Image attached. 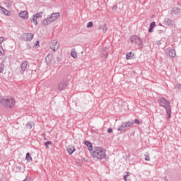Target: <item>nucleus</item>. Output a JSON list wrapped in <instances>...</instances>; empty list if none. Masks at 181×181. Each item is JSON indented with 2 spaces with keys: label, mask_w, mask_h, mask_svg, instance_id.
Listing matches in <instances>:
<instances>
[{
  "label": "nucleus",
  "mask_w": 181,
  "mask_h": 181,
  "mask_svg": "<svg viewBox=\"0 0 181 181\" xmlns=\"http://www.w3.org/2000/svg\"><path fill=\"white\" fill-rule=\"evenodd\" d=\"M90 155L95 159H104L107 156L105 149L101 147H94L93 151H90Z\"/></svg>",
  "instance_id": "nucleus-1"
},
{
  "label": "nucleus",
  "mask_w": 181,
  "mask_h": 181,
  "mask_svg": "<svg viewBox=\"0 0 181 181\" xmlns=\"http://www.w3.org/2000/svg\"><path fill=\"white\" fill-rule=\"evenodd\" d=\"M46 148H49V145H52V141H47L45 143Z\"/></svg>",
  "instance_id": "nucleus-30"
},
{
  "label": "nucleus",
  "mask_w": 181,
  "mask_h": 181,
  "mask_svg": "<svg viewBox=\"0 0 181 181\" xmlns=\"http://www.w3.org/2000/svg\"><path fill=\"white\" fill-rule=\"evenodd\" d=\"M126 57L127 60H131L134 59V54H132V52H127Z\"/></svg>",
  "instance_id": "nucleus-23"
},
{
  "label": "nucleus",
  "mask_w": 181,
  "mask_h": 181,
  "mask_svg": "<svg viewBox=\"0 0 181 181\" xmlns=\"http://www.w3.org/2000/svg\"><path fill=\"white\" fill-rule=\"evenodd\" d=\"M145 160H151V157L146 156Z\"/></svg>",
  "instance_id": "nucleus-34"
},
{
  "label": "nucleus",
  "mask_w": 181,
  "mask_h": 181,
  "mask_svg": "<svg viewBox=\"0 0 181 181\" xmlns=\"http://www.w3.org/2000/svg\"><path fill=\"white\" fill-rule=\"evenodd\" d=\"M127 177H128L127 175H124L123 180H125V181H127Z\"/></svg>",
  "instance_id": "nucleus-38"
},
{
  "label": "nucleus",
  "mask_w": 181,
  "mask_h": 181,
  "mask_svg": "<svg viewBox=\"0 0 181 181\" xmlns=\"http://www.w3.org/2000/svg\"><path fill=\"white\" fill-rule=\"evenodd\" d=\"M25 159L27 162H32V157L30 156V153H28L26 154Z\"/></svg>",
  "instance_id": "nucleus-25"
},
{
  "label": "nucleus",
  "mask_w": 181,
  "mask_h": 181,
  "mask_svg": "<svg viewBox=\"0 0 181 181\" xmlns=\"http://www.w3.org/2000/svg\"><path fill=\"white\" fill-rule=\"evenodd\" d=\"M34 36L33 33H24L22 35L21 39L25 42H30V40L33 39Z\"/></svg>",
  "instance_id": "nucleus-6"
},
{
  "label": "nucleus",
  "mask_w": 181,
  "mask_h": 181,
  "mask_svg": "<svg viewBox=\"0 0 181 181\" xmlns=\"http://www.w3.org/2000/svg\"><path fill=\"white\" fill-rule=\"evenodd\" d=\"M117 5H115L112 6V11H115L117 9Z\"/></svg>",
  "instance_id": "nucleus-37"
},
{
  "label": "nucleus",
  "mask_w": 181,
  "mask_h": 181,
  "mask_svg": "<svg viewBox=\"0 0 181 181\" xmlns=\"http://www.w3.org/2000/svg\"><path fill=\"white\" fill-rule=\"evenodd\" d=\"M52 55L51 54H48L46 57H45V61L47 64H50V63H52Z\"/></svg>",
  "instance_id": "nucleus-21"
},
{
  "label": "nucleus",
  "mask_w": 181,
  "mask_h": 181,
  "mask_svg": "<svg viewBox=\"0 0 181 181\" xmlns=\"http://www.w3.org/2000/svg\"><path fill=\"white\" fill-rule=\"evenodd\" d=\"M67 84H69V81H62L59 85H58V90L60 91L64 90L66 87H67Z\"/></svg>",
  "instance_id": "nucleus-7"
},
{
  "label": "nucleus",
  "mask_w": 181,
  "mask_h": 181,
  "mask_svg": "<svg viewBox=\"0 0 181 181\" xmlns=\"http://www.w3.org/2000/svg\"><path fill=\"white\" fill-rule=\"evenodd\" d=\"M177 87L178 88H181V84L177 85Z\"/></svg>",
  "instance_id": "nucleus-39"
},
{
  "label": "nucleus",
  "mask_w": 181,
  "mask_h": 181,
  "mask_svg": "<svg viewBox=\"0 0 181 181\" xmlns=\"http://www.w3.org/2000/svg\"><path fill=\"white\" fill-rule=\"evenodd\" d=\"M99 30H103V33H105L107 32V24L103 23L98 27Z\"/></svg>",
  "instance_id": "nucleus-19"
},
{
  "label": "nucleus",
  "mask_w": 181,
  "mask_h": 181,
  "mask_svg": "<svg viewBox=\"0 0 181 181\" xmlns=\"http://www.w3.org/2000/svg\"><path fill=\"white\" fill-rule=\"evenodd\" d=\"M134 125V122H126L122 123V124L117 129V131H120V132H122V131H125L127 128H129V127H132Z\"/></svg>",
  "instance_id": "nucleus-5"
},
{
  "label": "nucleus",
  "mask_w": 181,
  "mask_h": 181,
  "mask_svg": "<svg viewBox=\"0 0 181 181\" xmlns=\"http://www.w3.org/2000/svg\"><path fill=\"white\" fill-rule=\"evenodd\" d=\"M32 127H33V123H32V122H28L25 125V128H27V129H32Z\"/></svg>",
  "instance_id": "nucleus-26"
},
{
  "label": "nucleus",
  "mask_w": 181,
  "mask_h": 181,
  "mask_svg": "<svg viewBox=\"0 0 181 181\" xmlns=\"http://www.w3.org/2000/svg\"><path fill=\"white\" fill-rule=\"evenodd\" d=\"M4 53H5V51H4V49H1L0 51V56H2V54H4Z\"/></svg>",
  "instance_id": "nucleus-36"
},
{
  "label": "nucleus",
  "mask_w": 181,
  "mask_h": 181,
  "mask_svg": "<svg viewBox=\"0 0 181 181\" xmlns=\"http://www.w3.org/2000/svg\"><path fill=\"white\" fill-rule=\"evenodd\" d=\"M0 73H4V64H0Z\"/></svg>",
  "instance_id": "nucleus-28"
},
{
  "label": "nucleus",
  "mask_w": 181,
  "mask_h": 181,
  "mask_svg": "<svg viewBox=\"0 0 181 181\" xmlns=\"http://www.w3.org/2000/svg\"><path fill=\"white\" fill-rule=\"evenodd\" d=\"M159 26H162V24H161V23H159Z\"/></svg>",
  "instance_id": "nucleus-44"
},
{
  "label": "nucleus",
  "mask_w": 181,
  "mask_h": 181,
  "mask_svg": "<svg viewBox=\"0 0 181 181\" xmlns=\"http://www.w3.org/2000/svg\"><path fill=\"white\" fill-rule=\"evenodd\" d=\"M107 132H108L109 134H111V132H112V128H109V129H107Z\"/></svg>",
  "instance_id": "nucleus-35"
},
{
  "label": "nucleus",
  "mask_w": 181,
  "mask_h": 181,
  "mask_svg": "<svg viewBox=\"0 0 181 181\" xmlns=\"http://www.w3.org/2000/svg\"><path fill=\"white\" fill-rule=\"evenodd\" d=\"M37 43H39V41H37Z\"/></svg>",
  "instance_id": "nucleus-45"
},
{
  "label": "nucleus",
  "mask_w": 181,
  "mask_h": 181,
  "mask_svg": "<svg viewBox=\"0 0 181 181\" xmlns=\"http://www.w3.org/2000/svg\"><path fill=\"white\" fill-rule=\"evenodd\" d=\"M156 26V23L152 22V23L150 24V27H149V29H148V32H150V33H152V32H153V28H155Z\"/></svg>",
  "instance_id": "nucleus-20"
},
{
  "label": "nucleus",
  "mask_w": 181,
  "mask_h": 181,
  "mask_svg": "<svg viewBox=\"0 0 181 181\" xmlns=\"http://www.w3.org/2000/svg\"><path fill=\"white\" fill-rule=\"evenodd\" d=\"M166 54H168L171 59H175V57H176V51L175 49H170L169 51L166 52Z\"/></svg>",
  "instance_id": "nucleus-11"
},
{
  "label": "nucleus",
  "mask_w": 181,
  "mask_h": 181,
  "mask_svg": "<svg viewBox=\"0 0 181 181\" xmlns=\"http://www.w3.org/2000/svg\"><path fill=\"white\" fill-rule=\"evenodd\" d=\"M93 22L90 21L88 23L87 28H93Z\"/></svg>",
  "instance_id": "nucleus-31"
},
{
  "label": "nucleus",
  "mask_w": 181,
  "mask_h": 181,
  "mask_svg": "<svg viewBox=\"0 0 181 181\" xmlns=\"http://www.w3.org/2000/svg\"><path fill=\"white\" fill-rule=\"evenodd\" d=\"M71 56L74 57V59H76L77 57V52H76V49H72L71 51Z\"/></svg>",
  "instance_id": "nucleus-24"
},
{
  "label": "nucleus",
  "mask_w": 181,
  "mask_h": 181,
  "mask_svg": "<svg viewBox=\"0 0 181 181\" xmlns=\"http://www.w3.org/2000/svg\"><path fill=\"white\" fill-rule=\"evenodd\" d=\"M50 19L48 18H45L42 21V24L45 25V26L47 25H49V23H52V21H49Z\"/></svg>",
  "instance_id": "nucleus-22"
},
{
  "label": "nucleus",
  "mask_w": 181,
  "mask_h": 181,
  "mask_svg": "<svg viewBox=\"0 0 181 181\" xmlns=\"http://www.w3.org/2000/svg\"><path fill=\"white\" fill-rule=\"evenodd\" d=\"M59 42H57L56 40H54L50 43V49L54 52H56V50L59 49Z\"/></svg>",
  "instance_id": "nucleus-8"
},
{
  "label": "nucleus",
  "mask_w": 181,
  "mask_h": 181,
  "mask_svg": "<svg viewBox=\"0 0 181 181\" xmlns=\"http://www.w3.org/2000/svg\"><path fill=\"white\" fill-rule=\"evenodd\" d=\"M33 21L34 23L35 22V25H37V18L35 16V15L33 17Z\"/></svg>",
  "instance_id": "nucleus-29"
},
{
  "label": "nucleus",
  "mask_w": 181,
  "mask_h": 181,
  "mask_svg": "<svg viewBox=\"0 0 181 181\" xmlns=\"http://www.w3.org/2000/svg\"><path fill=\"white\" fill-rule=\"evenodd\" d=\"M100 57L102 59H107L108 57V49L103 48L100 52Z\"/></svg>",
  "instance_id": "nucleus-13"
},
{
  "label": "nucleus",
  "mask_w": 181,
  "mask_h": 181,
  "mask_svg": "<svg viewBox=\"0 0 181 181\" xmlns=\"http://www.w3.org/2000/svg\"><path fill=\"white\" fill-rule=\"evenodd\" d=\"M66 151L69 155H71L74 152L76 151V148H74L73 146H69L66 148Z\"/></svg>",
  "instance_id": "nucleus-18"
},
{
  "label": "nucleus",
  "mask_w": 181,
  "mask_h": 181,
  "mask_svg": "<svg viewBox=\"0 0 181 181\" xmlns=\"http://www.w3.org/2000/svg\"><path fill=\"white\" fill-rule=\"evenodd\" d=\"M181 9L179 7H174L172 9L171 15L177 16L178 15H180Z\"/></svg>",
  "instance_id": "nucleus-9"
},
{
  "label": "nucleus",
  "mask_w": 181,
  "mask_h": 181,
  "mask_svg": "<svg viewBox=\"0 0 181 181\" xmlns=\"http://www.w3.org/2000/svg\"><path fill=\"white\" fill-rule=\"evenodd\" d=\"M129 42L132 43V45H137V46H142V40L139 38L138 35H133L129 39Z\"/></svg>",
  "instance_id": "nucleus-4"
},
{
  "label": "nucleus",
  "mask_w": 181,
  "mask_h": 181,
  "mask_svg": "<svg viewBox=\"0 0 181 181\" xmlns=\"http://www.w3.org/2000/svg\"><path fill=\"white\" fill-rule=\"evenodd\" d=\"M27 49H32V47H30V45H28V47H27Z\"/></svg>",
  "instance_id": "nucleus-40"
},
{
  "label": "nucleus",
  "mask_w": 181,
  "mask_h": 181,
  "mask_svg": "<svg viewBox=\"0 0 181 181\" xmlns=\"http://www.w3.org/2000/svg\"><path fill=\"white\" fill-rule=\"evenodd\" d=\"M134 124H136L137 125H139V124H141V122H139V120H138L137 119H136L134 120Z\"/></svg>",
  "instance_id": "nucleus-32"
},
{
  "label": "nucleus",
  "mask_w": 181,
  "mask_h": 181,
  "mask_svg": "<svg viewBox=\"0 0 181 181\" xmlns=\"http://www.w3.org/2000/svg\"><path fill=\"white\" fill-rule=\"evenodd\" d=\"M60 16V13H54L52 16L49 18V22H54V21L57 20Z\"/></svg>",
  "instance_id": "nucleus-10"
},
{
  "label": "nucleus",
  "mask_w": 181,
  "mask_h": 181,
  "mask_svg": "<svg viewBox=\"0 0 181 181\" xmlns=\"http://www.w3.org/2000/svg\"><path fill=\"white\" fill-rule=\"evenodd\" d=\"M126 176H129V173H127V174L126 175Z\"/></svg>",
  "instance_id": "nucleus-43"
},
{
  "label": "nucleus",
  "mask_w": 181,
  "mask_h": 181,
  "mask_svg": "<svg viewBox=\"0 0 181 181\" xmlns=\"http://www.w3.org/2000/svg\"><path fill=\"white\" fill-rule=\"evenodd\" d=\"M1 104L4 107H8L9 108H12L15 107V99L13 98H3L1 100Z\"/></svg>",
  "instance_id": "nucleus-3"
},
{
  "label": "nucleus",
  "mask_w": 181,
  "mask_h": 181,
  "mask_svg": "<svg viewBox=\"0 0 181 181\" xmlns=\"http://www.w3.org/2000/svg\"><path fill=\"white\" fill-rule=\"evenodd\" d=\"M42 15H43V12L37 13L34 15V16L37 19V18H42Z\"/></svg>",
  "instance_id": "nucleus-27"
},
{
  "label": "nucleus",
  "mask_w": 181,
  "mask_h": 181,
  "mask_svg": "<svg viewBox=\"0 0 181 181\" xmlns=\"http://www.w3.org/2000/svg\"><path fill=\"white\" fill-rule=\"evenodd\" d=\"M158 103L161 107H163L166 110L167 112V118L169 119L171 117L170 115V105L169 103V100H166L165 98H160L158 99Z\"/></svg>",
  "instance_id": "nucleus-2"
},
{
  "label": "nucleus",
  "mask_w": 181,
  "mask_h": 181,
  "mask_svg": "<svg viewBox=\"0 0 181 181\" xmlns=\"http://www.w3.org/2000/svg\"><path fill=\"white\" fill-rule=\"evenodd\" d=\"M164 180L168 181V177H164Z\"/></svg>",
  "instance_id": "nucleus-41"
},
{
  "label": "nucleus",
  "mask_w": 181,
  "mask_h": 181,
  "mask_svg": "<svg viewBox=\"0 0 181 181\" xmlns=\"http://www.w3.org/2000/svg\"><path fill=\"white\" fill-rule=\"evenodd\" d=\"M0 9L4 15L6 16H11V12H9V11L6 10V8H4L2 6H0Z\"/></svg>",
  "instance_id": "nucleus-17"
},
{
  "label": "nucleus",
  "mask_w": 181,
  "mask_h": 181,
  "mask_svg": "<svg viewBox=\"0 0 181 181\" xmlns=\"http://www.w3.org/2000/svg\"><path fill=\"white\" fill-rule=\"evenodd\" d=\"M18 15L20 18H22L23 19H29V13H28V11H21Z\"/></svg>",
  "instance_id": "nucleus-12"
},
{
  "label": "nucleus",
  "mask_w": 181,
  "mask_h": 181,
  "mask_svg": "<svg viewBox=\"0 0 181 181\" xmlns=\"http://www.w3.org/2000/svg\"><path fill=\"white\" fill-rule=\"evenodd\" d=\"M84 144L87 146L88 151H90V153H91V151L94 149L93 148V144L88 141H85Z\"/></svg>",
  "instance_id": "nucleus-16"
},
{
  "label": "nucleus",
  "mask_w": 181,
  "mask_h": 181,
  "mask_svg": "<svg viewBox=\"0 0 181 181\" xmlns=\"http://www.w3.org/2000/svg\"><path fill=\"white\" fill-rule=\"evenodd\" d=\"M164 22L168 25V26H171L173 28L175 26V21L169 19V18H165Z\"/></svg>",
  "instance_id": "nucleus-15"
},
{
  "label": "nucleus",
  "mask_w": 181,
  "mask_h": 181,
  "mask_svg": "<svg viewBox=\"0 0 181 181\" xmlns=\"http://www.w3.org/2000/svg\"><path fill=\"white\" fill-rule=\"evenodd\" d=\"M4 40L5 38H4V37H0V43H3Z\"/></svg>",
  "instance_id": "nucleus-33"
},
{
  "label": "nucleus",
  "mask_w": 181,
  "mask_h": 181,
  "mask_svg": "<svg viewBox=\"0 0 181 181\" xmlns=\"http://www.w3.org/2000/svg\"><path fill=\"white\" fill-rule=\"evenodd\" d=\"M28 67V62L26 61H24L20 68H19V70H20V72L22 74L23 73L25 70H26V68Z\"/></svg>",
  "instance_id": "nucleus-14"
},
{
  "label": "nucleus",
  "mask_w": 181,
  "mask_h": 181,
  "mask_svg": "<svg viewBox=\"0 0 181 181\" xmlns=\"http://www.w3.org/2000/svg\"><path fill=\"white\" fill-rule=\"evenodd\" d=\"M23 181H29L28 178H25Z\"/></svg>",
  "instance_id": "nucleus-42"
}]
</instances>
